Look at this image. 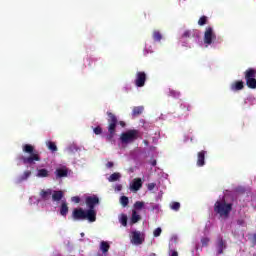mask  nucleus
<instances>
[{
    "label": "nucleus",
    "instance_id": "nucleus-1",
    "mask_svg": "<svg viewBox=\"0 0 256 256\" xmlns=\"http://www.w3.org/2000/svg\"><path fill=\"white\" fill-rule=\"evenodd\" d=\"M87 210L83 208H75L72 212V219L74 221H89V223H95L97 221V211L95 210V205H99V197L88 196L85 199Z\"/></svg>",
    "mask_w": 256,
    "mask_h": 256
},
{
    "label": "nucleus",
    "instance_id": "nucleus-2",
    "mask_svg": "<svg viewBox=\"0 0 256 256\" xmlns=\"http://www.w3.org/2000/svg\"><path fill=\"white\" fill-rule=\"evenodd\" d=\"M22 151L29 155L28 157H20V161H22L24 165H35V163L41 161V155L39 154V151L35 149V146L31 144H24L22 146Z\"/></svg>",
    "mask_w": 256,
    "mask_h": 256
},
{
    "label": "nucleus",
    "instance_id": "nucleus-3",
    "mask_svg": "<svg viewBox=\"0 0 256 256\" xmlns=\"http://www.w3.org/2000/svg\"><path fill=\"white\" fill-rule=\"evenodd\" d=\"M231 211H233V204L227 203L224 199L217 200L214 204V212L220 217H224V219L229 218Z\"/></svg>",
    "mask_w": 256,
    "mask_h": 256
},
{
    "label": "nucleus",
    "instance_id": "nucleus-4",
    "mask_svg": "<svg viewBox=\"0 0 256 256\" xmlns=\"http://www.w3.org/2000/svg\"><path fill=\"white\" fill-rule=\"evenodd\" d=\"M108 115V135L106 136V140L110 143H113L115 135H117V124L119 121L117 120V116L112 112H107Z\"/></svg>",
    "mask_w": 256,
    "mask_h": 256
},
{
    "label": "nucleus",
    "instance_id": "nucleus-5",
    "mask_svg": "<svg viewBox=\"0 0 256 256\" xmlns=\"http://www.w3.org/2000/svg\"><path fill=\"white\" fill-rule=\"evenodd\" d=\"M139 139V130L131 129L120 135L121 143L128 145V143H133Z\"/></svg>",
    "mask_w": 256,
    "mask_h": 256
},
{
    "label": "nucleus",
    "instance_id": "nucleus-6",
    "mask_svg": "<svg viewBox=\"0 0 256 256\" xmlns=\"http://www.w3.org/2000/svg\"><path fill=\"white\" fill-rule=\"evenodd\" d=\"M244 77L248 89H256V69L248 68L244 72Z\"/></svg>",
    "mask_w": 256,
    "mask_h": 256
},
{
    "label": "nucleus",
    "instance_id": "nucleus-7",
    "mask_svg": "<svg viewBox=\"0 0 256 256\" xmlns=\"http://www.w3.org/2000/svg\"><path fill=\"white\" fill-rule=\"evenodd\" d=\"M131 243L133 245H143V242L145 241V237L143 236V234L137 230H134L131 232Z\"/></svg>",
    "mask_w": 256,
    "mask_h": 256
},
{
    "label": "nucleus",
    "instance_id": "nucleus-8",
    "mask_svg": "<svg viewBox=\"0 0 256 256\" xmlns=\"http://www.w3.org/2000/svg\"><path fill=\"white\" fill-rule=\"evenodd\" d=\"M147 82V74L144 71H139L136 73V78L134 80V85L136 87H145Z\"/></svg>",
    "mask_w": 256,
    "mask_h": 256
},
{
    "label": "nucleus",
    "instance_id": "nucleus-9",
    "mask_svg": "<svg viewBox=\"0 0 256 256\" xmlns=\"http://www.w3.org/2000/svg\"><path fill=\"white\" fill-rule=\"evenodd\" d=\"M215 39H217V35H215V32H213V28L207 27L204 32V43L206 45H211Z\"/></svg>",
    "mask_w": 256,
    "mask_h": 256
},
{
    "label": "nucleus",
    "instance_id": "nucleus-10",
    "mask_svg": "<svg viewBox=\"0 0 256 256\" xmlns=\"http://www.w3.org/2000/svg\"><path fill=\"white\" fill-rule=\"evenodd\" d=\"M54 174L56 175V179H63V177H67L69 175V168L66 166L57 168Z\"/></svg>",
    "mask_w": 256,
    "mask_h": 256
},
{
    "label": "nucleus",
    "instance_id": "nucleus-11",
    "mask_svg": "<svg viewBox=\"0 0 256 256\" xmlns=\"http://www.w3.org/2000/svg\"><path fill=\"white\" fill-rule=\"evenodd\" d=\"M216 247H217V254L223 255L224 249H227V243L225 242V240H223L222 237H219L217 240Z\"/></svg>",
    "mask_w": 256,
    "mask_h": 256
},
{
    "label": "nucleus",
    "instance_id": "nucleus-12",
    "mask_svg": "<svg viewBox=\"0 0 256 256\" xmlns=\"http://www.w3.org/2000/svg\"><path fill=\"white\" fill-rule=\"evenodd\" d=\"M205 155H207V151L202 150L197 154V166L203 167L205 165Z\"/></svg>",
    "mask_w": 256,
    "mask_h": 256
},
{
    "label": "nucleus",
    "instance_id": "nucleus-13",
    "mask_svg": "<svg viewBox=\"0 0 256 256\" xmlns=\"http://www.w3.org/2000/svg\"><path fill=\"white\" fill-rule=\"evenodd\" d=\"M245 88V83L243 81H235L231 84V91H241Z\"/></svg>",
    "mask_w": 256,
    "mask_h": 256
},
{
    "label": "nucleus",
    "instance_id": "nucleus-14",
    "mask_svg": "<svg viewBox=\"0 0 256 256\" xmlns=\"http://www.w3.org/2000/svg\"><path fill=\"white\" fill-rule=\"evenodd\" d=\"M142 187L143 181L141 180V178H135L131 185L132 191H139V189H141Z\"/></svg>",
    "mask_w": 256,
    "mask_h": 256
},
{
    "label": "nucleus",
    "instance_id": "nucleus-15",
    "mask_svg": "<svg viewBox=\"0 0 256 256\" xmlns=\"http://www.w3.org/2000/svg\"><path fill=\"white\" fill-rule=\"evenodd\" d=\"M51 195H53V190L51 189H42L40 191V197L41 199H43V201L49 200V197H51Z\"/></svg>",
    "mask_w": 256,
    "mask_h": 256
},
{
    "label": "nucleus",
    "instance_id": "nucleus-16",
    "mask_svg": "<svg viewBox=\"0 0 256 256\" xmlns=\"http://www.w3.org/2000/svg\"><path fill=\"white\" fill-rule=\"evenodd\" d=\"M61 199H63V191L54 190L52 193V201L59 202Z\"/></svg>",
    "mask_w": 256,
    "mask_h": 256
},
{
    "label": "nucleus",
    "instance_id": "nucleus-17",
    "mask_svg": "<svg viewBox=\"0 0 256 256\" xmlns=\"http://www.w3.org/2000/svg\"><path fill=\"white\" fill-rule=\"evenodd\" d=\"M68 213H69V206L67 205V202H62L60 206V215L62 217H67Z\"/></svg>",
    "mask_w": 256,
    "mask_h": 256
},
{
    "label": "nucleus",
    "instance_id": "nucleus-18",
    "mask_svg": "<svg viewBox=\"0 0 256 256\" xmlns=\"http://www.w3.org/2000/svg\"><path fill=\"white\" fill-rule=\"evenodd\" d=\"M30 177H31V171L30 170H26V171H24L23 175H21L17 179V183H23V181H27Z\"/></svg>",
    "mask_w": 256,
    "mask_h": 256
},
{
    "label": "nucleus",
    "instance_id": "nucleus-19",
    "mask_svg": "<svg viewBox=\"0 0 256 256\" xmlns=\"http://www.w3.org/2000/svg\"><path fill=\"white\" fill-rule=\"evenodd\" d=\"M46 147H48L49 151L52 153H57L58 151L57 144L53 141H46Z\"/></svg>",
    "mask_w": 256,
    "mask_h": 256
},
{
    "label": "nucleus",
    "instance_id": "nucleus-20",
    "mask_svg": "<svg viewBox=\"0 0 256 256\" xmlns=\"http://www.w3.org/2000/svg\"><path fill=\"white\" fill-rule=\"evenodd\" d=\"M141 219V215L137 214V210H132L131 223L135 225V223H139Z\"/></svg>",
    "mask_w": 256,
    "mask_h": 256
},
{
    "label": "nucleus",
    "instance_id": "nucleus-21",
    "mask_svg": "<svg viewBox=\"0 0 256 256\" xmlns=\"http://www.w3.org/2000/svg\"><path fill=\"white\" fill-rule=\"evenodd\" d=\"M36 177H40V178L49 177V170L45 168L38 169Z\"/></svg>",
    "mask_w": 256,
    "mask_h": 256
},
{
    "label": "nucleus",
    "instance_id": "nucleus-22",
    "mask_svg": "<svg viewBox=\"0 0 256 256\" xmlns=\"http://www.w3.org/2000/svg\"><path fill=\"white\" fill-rule=\"evenodd\" d=\"M119 179H121V173L119 172H114L113 174H111L108 178V181L110 183H114L115 181H119Z\"/></svg>",
    "mask_w": 256,
    "mask_h": 256
},
{
    "label": "nucleus",
    "instance_id": "nucleus-23",
    "mask_svg": "<svg viewBox=\"0 0 256 256\" xmlns=\"http://www.w3.org/2000/svg\"><path fill=\"white\" fill-rule=\"evenodd\" d=\"M152 37L154 41H161V39H163V35L161 34V32L159 30H154L152 33Z\"/></svg>",
    "mask_w": 256,
    "mask_h": 256
},
{
    "label": "nucleus",
    "instance_id": "nucleus-24",
    "mask_svg": "<svg viewBox=\"0 0 256 256\" xmlns=\"http://www.w3.org/2000/svg\"><path fill=\"white\" fill-rule=\"evenodd\" d=\"M143 106H136L133 108L132 110V115L133 117H137L139 115H141V113H143Z\"/></svg>",
    "mask_w": 256,
    "mask_h": 256
},
{
    "label": "nucleus",
    "instance_id": "nucleus-25",
    "mask_svg": "<svg viewBox=\"0 0 256 256\" xmlns=\"http://www.w3.org/2000/svg\"><path fill=\"white\" fill-rule=\"evenodd\" d=\"M111 249V246L106 241H102L100 244V250L102 253H107Z\"/></svg>",
    "mask_w": 256,
    "mask_h": 256
},
{
    "label": "nucleus",
    "instance_id": "nucleus-26",
    "mask_svg": "<svg viewBox=\"0 0 256 256\" xmlns=\"http://www.w3.org/2000/svg\"><path fill=\"white\" fill-rule=\"evenodd\" d=\"M127 221H128V218H127L126 214H121L119 217V222L121 223V225L123 227H127Z\"/></svg>",
    "mask_w": 256,
    "mask_h": 256
},
{
    "label": "nucleus",
    "instance_id": "nucleus-27",
    "mask_svg": "<svg viewBox=\"0 0 256 256\" xmlns=\"http://www.w3.org/2000/svg\"><path fill=\"white\" fill-rule=\"evenodd\" d=\"M120 203L122 207H127V205H129V198L127 196H122L120 198Z\"/></svg>",
    "mask_w": 256,
    "mask_h": 256
},
{
    "label": "nucleus",
    "instance_id": "nucleus-28",
    "mask_svg": "<svg viewBox=\"0 0 256 256\" xmlns=\"http://www.w3.org/2000/svg\"><path fill=\"white\" fill-rule=\"evenodd\" d=\"M143 207H145V202L136 201L134 203V209H136L137 211H140V209H142Z\"/></svg>",
    "mask_w": 256,
    "mask_h": 256
},
{
    "label": "nucleus",
    "instance_id": "nucleus-29",
    "mask_svg": "<svg viewBox=\"0 0 256 256\" xmlns=\"http://www.w3.org/2000/svg\"><path fill=\"white\" fill-rule=\"evenodd\" d=\"M198 25H200V27H203V25H207V16L200 17V19L198 20Z\"/></svg>",
    "mask_w": 256,
    "mask_h": 256
},
{
    "label": "nucleus",
    "instance_id": "nucleus-30",
    "mask_svg": "<svg viewBox=\"0 0 256 256\" xmlns=\"http://www.w3.org/2000/svg\"><path fill=\"white\" fill-rule=\"evenodd\" d=\"M170 207L173 211H179V209H181V204L179 202H173Z\"/></svg>",
    "mask_w": 256,
    "mask_h": 256
},
{
    "label": "nucleus",
    "instance_id": "nucleus-31",
    "mask_svg": "<svg viewBox=\"0 0 256 256\" xmlns=\"http://www.w3.org/2000/svg\"><path fill=\"white\" fill-rule=\"evenodd\" d=\"M162 231H163V230L161 229V227L156 228V229L154 230V232H153L154 237H160Z\"/></svg>",
    "mask_w": 256,
    "mask_h": 256
},
{
    "label": "nucleus",
    "instance_id": "nucleus-32",
    "mask_svg": "<svg viewBox=\"0 0 256 256\" xmlns=\"http://www.w3.org/2000/svg\"><path fill=\"white\" fill-rule=\"evenodd\" d=\"M95 135H101V133H103V128H101V126H97L93 129Z\"/></svg>",
    "mask_w": 256,
    "mask_h": 256
},
{
    "label": "nucleus",
    "instance_id": "nucleus-33",
    "mask_svg": "<svg viewBox=\"0 0 256 256\" xmlns=\"http://www.w3.org/2000/svg\"><path fill=\"white\" fill-rule=\"evenodd\" d=\"M209 238L208 237H204L201 239V243L203 245V247H207V245H209Z\"/></svg>",
    "mask_w": 256,
    "mask_h": 256
},
{
    "label": "nucleus",
    "instance_id": "nucleus-34",
    "mask_svg": "<svg viewBox=\"0 0 256 256\" xmlns=\"http://www.w3.org/2000/svg\"><path fill=\"white\" fill-rule=\"evenodd\" d=\"M71 201L72 203H81V198L79 196H73Z\"/></svg>",
    "mask_w": 256,
    "mask_h": 256
},
{
    "label": "nucleus",
    "instance_id": "nucleus-35",
    "mask_svg": "<svg viewBox=\"0 0 256 256\" xmlns=\"http://www.w3.org/2000/svg\"><path fill=\"white\" fill-rule=\"evenodd\" d=\"M155 187H157V184H155V183H149L147 185L148 191H153V189H155Z\"/></svg>",
    "mask_w": 256,
    "mask_h": 256
},
{
    "label": "nucleus",
    "instance_id": "nucleus-36",
    "mask_svg": "<svg viewBox=\"0 0 256 256\" xmlns=\"http://www.w3.org/2000/svg\"><path fill=\"white\" fill-rule=\"evenodd\" d=\"M182 37H183L184 39H187V38L191 37V31L186 30V31L182 34Z\"/></svg>",
    "mask_w": 256,
    "mask_h": 256
},
{
    "label": "nucleus",
    "instance_id": "nucleus-37",
    "mask_svg": "<svg viewBox=\"0 0 256 256\" xmlns=\"http://www.w3.org/2000/svg\"><path fill=\"white\" fill-rule=\"evenodd\" d=\"M169 255L170 256H179V252H177L176 250L170 249L169 250Z\"/></svg>",
    "mask_w": 256,
    "mask_h": 256
},
{
    "label": "nucleus",
    "instance_id": "nucleus-38",
    "mask_svg": "<svg viewBox=\"0 0 256 256\" xmlns=\"http://www.w3.org/2000/svg\"><path fill=\"white\" fill-rule=\"evenodd\" d=\"M106 167H107V169H113V167H115V163H113V162H108V163L106 164Z\"/></svg>",
    "mask_w": 256,
    "mask_h": 256
},
{
    "label": "nucleus",
    "instance_id": "nucleus-39",
    "mask_svg": "<svg viewBox=\"0 0 256 256\" xmlns=\"http://www.w3.org/2000/svg\"><path fill=\"white\" fill-rule=\"evenodd\" d=\"M182 109L184 111H191V105H184Z\"/></svg>",
    "mask_w": 256,
    "mask_h": 256
},
{
    "label": "nucleus",
    "instance_id": "nucleus-40",
    "mask_svg": "<svg viewBox=\"0 0 256 256\" xmlns=\"http://www.w3.org/2000/svg\"><path fill=\"white\" fill-rule=\"evenodd\" d=\"M150 165H152V167H155L157 165V160H152L150 161Z\"/></svg>",
    "mask_w": 256,
    "mask_h": 256
},
{
    "label": "nucleus",
    "instance_id": "nucleus-41",
    "mask_svg": "<svg viewBox=\"0 0 256 256\" xmlns=\"http://www.w3.org/2000/svg\"><path fill=\"white\" fill-rule=\"evenodd\" d=\"M116 189H117V191H121V189H123V186L118 185V186H116Z\"/></svg>",
    "mask_w": 256,
    "mask_h": 256
},
{
    "label": "nucleus",
    "instance_id": "nucleus-42",
    "mask_svg": "<svg viewBox=\"0 0 256 256\" xmlns=\"http://www.w3.org/2000/svg\"><path fill=\"white\" fill-rule=\"evenodd\" d=\"M119 125H121L122 127H125L126 124H125V122L120 121V122H119Z\"/></svg>",
    "mask_w": 256,
    "mask_h": 256
},
{
    "label": "nucleus",
    "instance_id": "nucleus-43",
    "mask_svg": "<svg viewBox=\"0 0 256 256\" xmlns=\"http://www.w3.org/2000/svg\"><path fill=\"white\" fill-rule=\"evenodd\" d=\"M253 241L256 243V234L253 235Z\"/></svg>",
    "mask_w": 256,
    "mask_h": 256
},
{
    "label": "nucleus",
    "instance_id": "nucleus-44",
    "mask_svg": "<svg viewBox=\"0 0 256 256\" xmlns=\"http://www.w3.org/2000/svg\"><path fill=\"white\" fill-rule=\"evenodd\" d=\"M150 256H157V254H155V253H151V254H150Z\"/></svg>",
    "mask_w": 256,
    "mask_h": 256
}]
</instances>
